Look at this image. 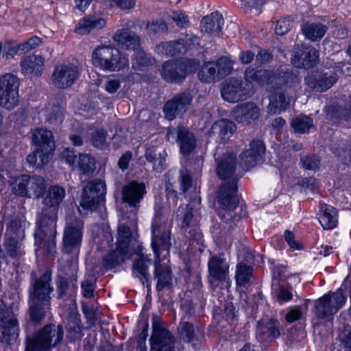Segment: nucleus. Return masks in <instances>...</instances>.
Returning <instances> with one entry per match:
<instances>
[{
	"label": "nucleus",
	"instance_id": "obj_1",
	"mask_svg": "<svg viewBox=\"0 0 351 351\" xmlns=\"http://www.w3.org/2000/svg\"><path fill=\"white\" fill-rule=\"evenodd\" d=\"M216 172L218 177L223 181L218 189L217 197L219 204L218 215L223 222L225 229L232 230L235 222L240 219L235 210L238 206L237 191L238 178L235 174L237 169V156L233 153L223 154L216 158Z\"/></svg>",
	"mask_w": 351,
	"mask_h": 351
},
{
	"label": "nucleus",
	"instance_id": "obj_2",
	"mask_svg": "<svg viewBox=\"0 0 351 351\" xmlns=\"http://www.w3.org/2000/svg\"><path fill=\"white\" fill-rule=\"evenodd\" d=\"M66 195L65 189L59 185L51 186L43 200L41 212L37 216L35 244L51 253L56 247V223L60 204Z\"/></svg>",
	"mask_w": 351,
	"mask_h": 351
},
{
	"label": "nucleus",
	"instance_id": "obj_3",
	"mask_svg": "<svg viewBox=\"0 0 351 351\" xmlns=\"http://www.w3.org/2000/svg\"><path fill=\"white\" fill-rule=\"evenodd\" d=\"M245 79L265 86L269 91L291 89L299 83L298 76L292 71L280 69L277 72L248 66L245 71Z\"/></svg>",
	"mask_w": 351,
	"mask_h": 351
},
{
	"label": "nucleus",
	"instance_id": "obj_4",
	"mask_svg": "<svg viewBox=\"0 0 351 351\" xmlns=\"http://www.w3.org/2000/svg\"><path fill=\"white\" fill-rule=\"evenodd\" d=\"M63 328L60 326L47 324L25 339V351H51L63 338Z\"/></svg>",
	"mask_w": 351,
	"mask_h": 351
},
{
	"label": "nucleus",
	"instance_id": "obj_5",
	"mask_svg": "<svg viewBox=\"0 0 351 351\" xmlns=\"http://www.w3.org/2000/svg\"><path fill=\"white\" fill-rule=\"evenodd\" d=\"M95 66L108 71H118L129 65L128 58L112 45L97 47L92 53Z\"/></svg>",
	"mask_w": 351,
	"mask_h": 351
},
{
	"label": "nucleus",
	"instance_id": "obj_6",
	"mask_svg": "<svg viewBox=\"0 0 351 351\" xmlns=\"http://www.w3.org/2000/svg\"><path fill=\"white\" fill-rule=\"evenodd\" d=\"M172 243L173 239L167 219L160 210H156L152 223L151 243L155 259H160L161 250L169 252Z\"/></svg>",
	"mask_w": 351,
	"mask_h": 351
},
{
	"label": "nucleus",
	"instance_id": "obj_7",
	"mask_svg": "<svg viewBox=\"0 0 351 351\" xmlns=\"http://www.w3.org/2000/svg\"><path fill=\"white\" fill-rule=\"evenodd\" d=\"M230 264L223 253L212 256L208 263V281L213 289L228 288L230 285Z\"/></svg>",
	"mask_w": 351,
	"mask_h": 351
},
{
	"label": "nucleus",
	"instance_id": "obj_8",
	"mask_svg": "<svg viewBox=\"0 0 351 351\" xmlns=\"http://www.w3.org/2000/svg\"><path fill=\"white\" fill-rule=\"evenodd\" d=\"M176 220L183 230L184 236L190 242L197 243L201 241L202 235L199 231L197 220L194 217L193 209L189 204H182L176 214Z\"/></svg>",
	"mask_w": 351,
	"mask_h": 351
},
{
	"label": "nucleus",
	"instance_id": "obj_9",
	"mask_svg": "<svg viewBox=\"0 0 351 351\" xmlns=\"http://www.w3.org/2000/svg\"><path fill=\"white\" fill-rule=\"evenodd\" d=\"M83 221L73 215L66 218L62 251L66 254L77 253L83 237Z\"/></svg>",
	"mask_w": 351,
	"mask_h": 351
},
{
	"label": "nucleus",
	"instance_id": "obj_10",
	"mask_svg": "<svg viewBox=\"0 0 351 351\" xmlns=\"http://www.w3.org/2000/svg\"><path fill=\"white\" fill-rule=\"evenodd\" d=\"M346 302L343 289L328 292L315 301V314L319 319H325L337 313Z\"/></svg>",
	"mask_w": 351,
	"mask_h": 351
},
{
	"label": "nucleus",
	"instance_id": "obj_11",
	"mask_svg": "<svg viewBox=\"0 0 351 351\" xmlns=\"http://www.w3.org/2000/svg\"><path fill=\"white\" fill-rule=\"evenodd\" d=\"M19 86L17 77L7 73L0 77V106L12 110L19 104Z\"/></svg>",
	"mask_w": 351,
	"mask_h": 351
},
{
	"label": "nucleus",
	"instance_id": "obj_12",
	"mask_svg": "<svg viewBox=\"0 0 351 351\" xmlns=\"http://www.w3.org/2000/svg\"><path fill=\"white\" fill-rule=\"evenodd\" d=\"M106 184L98 179L89 182L84 189L80 206L84 210L93 211L104 199Z\"/></svg>",
	"mask_w": 351,
	"mask_h": 351
},
{
	"label": "nucleus",
	"instance_id": "obj_13",
	"mask_svg": "<svg viewBox=\"0 0 351 351\" xmlns=\"http://www.w3.org/2000/svg\"><path fill=\"white\" fill-rule=\"evenodd\" d=\"M153 332L150 338V351H174L175 341L173 335L160 320L154 319Z\"/></svg>",
	"mask_w": 351,
	"mask_h": 351
},
{
	"label": "nucleus",
	"instance_id": "obj_14",
	"mask_svg": "<svg viewBox=\"0 0 351 351\" xmlns=\"http://www.w3.org/2000/svg\"><path fill=\"white\" fill-rule=\"evenodd\" d=\"M192 101L193 96L189 92L176 94L163 106L165 117L169 120H173L177 117L183 115L189 108Z\"/></svg>",
	"mask_w": 351,
	"mask_h": 351
},
{
	"label": "nucleus",
	"instance_id": "obj_15",
	"mask_svg": "<svg viewBox=\"0 0 351 351\" xmlns=\"http://www.w3.org/2000/svg\"><path fill=\"white\" fill-rule=\"evenodd\" d=\"M221 95L224 100L236 103L249 97L250 91L243 86L242 80L232 77L222 83Z\"/></svg>",
	"mask_w": 351,
	"mask_h": 351
},
{
	"label": "nucleus",
	"instance_id": "obj_16",
	"mask_svg": "<svg viewBox=\"0 0 351 351\" xmlns=\"http://www.w3.org/2000/svg\"><path fill=\"white\" fill-rule=\"evenodd\" d=\"M171 135H176V142L179 145L182 155H190L195 150L197 140L195 134L190 131L188 128L179 125L176 128H169L167 134L168 139Z\"/></svg>",
	"mask_w": 351,
	"mask_h": 351
},
{
	"label": "nucleus",
	"instance_id": "obj_17",
	"mask_svg": "<svg viewBox=\"0 0 351 351\" xmlns=\"http://www.w3.org/2000/svg\"><path fill=\"white\" fill-rule=\"evenodd\" d=\"M79 75L78 68L73 64H58L53 72V84L58 88H66L73 84Z\"/></svg>",
	"mask_w": 351,
	"mask_h": 351
},
{
	"label": "nucleus",
	"instance_id": "obj_18",
	"mask_svg": "<svg viewBox=\"0 0 351 351\" xmlns=\"http://www.w3.org/2000/svg\"><path fill=\"white\" fill-rule=\"evenodd\" d=\"M265 149V145L262 141H252L249 149L243 151L239 156L241 166L248 170L262 163L264 161Z\"/></svg>",
	"mask_w": 351,
	"mask_h": 351
},
{
	"label": "nucleus",
	"instance_id": "obj_19",
	"mask_svg": "<svg viewBox=\"0 0 351 351\" xmlns=\"http://www.w3.org/2000/svg\"><path fill=\"white\" fill-rule=\"evenodd\" d=\"M51 277L48 272H45L32 285L29 291V300L51 303V293L53 287L51 285Z\"/></svg>",
	"mask_w": 351,
	"mask_h": 351
},
{
	"label": "nucleus",
	"instance_id": "obj_20",
	"mask_svg": "<svg viewBox=\"0 0 351 351\" xmlns=\"http://www.w3.org/2000/svg\"><path fill=\"white\" fill-rule=\"evenodd\" d=\"M199 38L193 34H186L184 38L177 41H169L160 43L156 47V51L159 54L173 56L178 53H182L191 45L197 44Z\"/></svg>",
	"mask_w": 351,
	"mask_h": 351
},
{
	"label": "nucleus",
	"instance_id": "obj_21",
	"mask_svg": "<svg viewBox=\"0 0 351 351\" xmlns=\"http://www.w3.org/2000/svg\"><path fill=\"white\" fill-rule=\"evenodd\" d=\"M280 335V323L277 319L265 317L257 322L256 337L259 342L267 344Z\"/></svg>",
	"mask_w": 351,
	"mask_h": 351
},
{
	"label": "nucleus",
	"instance_id": "obj_22",
	"mask_svg": "<svg viewBox=\"0 0 351 351\" xmlns=\"http://www.w3.org/2000/svg\"><path fill=\"white\" fill-rule=\"evenodd\" d=\"M338 80L337 74L333 71H322L305 77L306 84L317 92H325Z\"/></svg>",
	"mask_w": 351,
	"mask_h": 351
},
{
	"label": "nucleus",
	"instance_id": "obj_23",
	"mask_svg": "<svg viewBox=\"0 0 351 351\" xmlns=\"http://www.w3.org/2000/svg\"><path fill=\"white\" fill-rule=\"evenodd\" d=\"M319 52L313 46H298L294 49L291 63L296 67L311 68L318 62Z\"/></svg>",
	"mask_w": 351,
	"mask_h": 351
},
{
	"label": "nucleus",
	"instance_id": "obj_24",
	"mask_svg": "<svg viewBox=\"0 0 351 351\" xmlns=\"http://www.w3.org/2000/svg\"><path fill=\"white\" fill-rule=\"evenodd\" d=\"M145 184L143 182L131 181L122 188V199L130 206L138 208L146 194Z\"/></svg>",
	"mask_w": 351,
	"mask_h": 351
},
{
	"label": "nucleus",
	"instance_id": "obj_25",
	"mask_svg": "<svg viewBox=\"0 0 351 351\" xmlns=\"http://www.w3.org/2000/svg\"><path fill=\"white\" fill-rule=\"evenodd\" d=\"M160 74L167 82H180L187 75L186 65L182 61H167L162 66Z\"/></svg>",
	"mask_w": 351,
	"mask_h": 351
},
{
	"label": "nucleus",
	"instance_id": "obj_26",
	"mask_svg": "<svg viewBox=\"0 0 351 351\" xmlns=\"http://www.w3.org/2000/svg\"><path fill=\"white\" fill-rule=\"evenodd\" d=\"M116 245L118 250L127 251L128 253L132 255L138 245H141V243L136 240L128 225L121 223L117 229Z\"/></svg>",
	"mask_w": 351,
	"mask_h": 351
},
{
	"label": "nucleus",
	"instance_id": "obj_27",
	"mask_svg": "<svg viewBox=\"0 0 351 351\" xmlns=\"http://www.w3.org/2000/svg\"><path fill=\"white\" fill-rule=\"evenodd\" d=\"M113 39L120 48L128 51H136L141 45L140 37L128 28L117 30Z\"/></svg>",
	"mask_w": 351,
	"mask_h": 351
},
{
	"label": "nucleus",
	"instance_id": "obj_28",
	"mask_svg": "<svg viewBox=\"0 0 351 351\" xmlns=\"http://www.w3.org/2000/svg\"><path fill=\"white\" fill-rule=\"evenodd\" d=\"M133 254H136L138 256L133 262V274L138 278L144 285L145 282H147L149 280V274L148 269L152 263V261L145 256L142 245H138Z\"/></svg>",
	"mask_w": 351,
	"mask_h": 351
},
{
	"label": "nucleus",
	"instance_id": "obj_29",
	"mask_svg": "<svg viewBox=\"0 0 351 351\" xmlns=\"http://www.w3.org/2000/svg\"><path fill=\"white\" fill-rule=\"evenodd\" d=\"M32 142L40 151L52 154L55 149L53 133L46 128H36L32 135Z\"/></svg>",
	"mask_w": 351,
	"mask_h": 351
},
{
	"label": "nucleus",
	"instance_id": "obj_30",
	"mask_svg": "<svg viewBox=\"0 0 351 351\" xmlns=\"http://www.w3.org/2000/svg\"><path fill=\"white\" fill-rule=\"evenodd\" d=\"M106 20L97 15H87L81 19L75 26V32L86 35L93 31H98L106 26Z\"/></svg>",
	"mask_w": 351,
	"mask_h": 351
},
{
	"label": "nucleus",
	"instance_id": "obj_31",
	"mask_svg": "<svg viewBox=\"0 0 351 351\" xmlns=\"http://www.w3.org/2000/svg\"><path fill=\"white\" fill-rule=\"evenodd\" d=\"M224 20L221 14L214 12L201 21V31L210 35L219 36Z\"/></svg>",
	"mask_w": 351,
	"mask_h": 351
},
{
	"label": "nucleus",
	"instance_id": "obj_32",
	"mask_svg": "<svg viewBox=\"0 0 351 351\" xmlns=\"http://www.w3.org/2000/svg\"><path fill=\"white\" fill-rule=\"evenodd\" d=\"M259 113V108L255 104L247 102L237 107L234 116L239 123H250L258 117Z\"/></svg>",
	"mask_w": 351,
	"mask_h": 351
},
{
	"label": "nucleus",
	"instance_id": "obj_33",
	"mask_svg": "<svg viewBox=\"0 0 351 351\" xmlns=\"http://www.w3.org/2000/svg\"><path fill=\"white\" fill-rule=\"evenodd\" d=\"M21 67L24 73L40 75L44 69V59L39 55L27 56L21 60Z\"/></svg>",
	"mask_w": 351,
	"mask_h": 351
},
{
	"label": "nucleus",
	"instance_id": "obj_34",
	"mask_svg": "<svg viewBox=\"0 0 351 351\" xmlns=\"http://www.w3.org/2000/svg\"><path fill=\"white\" fill-rule=\"evenodd\" d=\"M321 214L319 221L325 230L335 228L338 223V211L330 205L324 204L320 207Z\"/></svg>",
	"mask_w": 351,
	"mask_h": 351
},
{
	"label": "nucleus",
	"instance_id": "obj_35",
	"mask_svg": "<svg viewBox=\"0 0 351 351\" xmlns=\"http://www.w3.org/2000/svg\"><path fill=\"white\" fill-rule=\"evenodd\" d=\"M155 277L158 282L156 289L162 291L165 288H170L172 285V273L169 267L160 264V259H155Z\"/></svg>",
	"mask_w": 351,
	"mask_h": 351
},
{
	"label": "nucleus",
	"instance_id": "obj_36",
	"mask_svg": "<svg viewBox=\"0 0 351 351\" xmlns=\"http://www.w3.org/2000/svg\"><path fill=\"white\" fill-rule=\"evenodd\" d=\"M178 333L180 339L184 342L191 343L199 341L203 338V332L199 329L195 330L193 324L189 322H181L178 327Z\"/></svg>",
	"mask_w": 351,
	"mask_h": 351
},
{
	"label": "nucleus",
	"instance_id": "obj_37",
	"mask_svg": "<svg viewBox=\"0 0 351 351\" xmlns=\"http://www.w3.org/2000/svg\"><path fill=\"white\" fill-rule=\"evenodd\" d=\"M27 197L40 198L46 192V182L43 177L37 175L27 176Z\"/></svg>",
	"mask_w": 351,
	"mask_h": 351
},
{
	"label": "nucleus",
	"instance_id": "obj_38",
	"mask_svg": "<svg viewBox=\"0 0 351 351\" xmlns=\"http://www.w3.org/2000/svg\"><path fill=\"white\" fill-rule=\"evenodd\" d=\"M165 151L159 147L148 146L146 149L145 157L146 160L153 164V169L161 172L165 167V159L163 155Z\"/></svg>",
	"mask_w": 351,
	"mask_h": 351
},
{
	"label": "nucleus",
	"instance_id": "obj_39",
	"mask_svg": "<svg viewBox=\"0 0 351 351\" xmlns=\"http://www.w3.org/2000/svg\"><path fill=\"white\" fill-rule=\"evenodd\" d=\"M28 304L31 321L35 325L40 324L45 319L51 303L44 304L43 302L29 300Z\"/></svg>",
	"mask_w": 351,
	"mask_h": 351
},
{
	"label": "nucleus",
	"instance_id": "obj_40",
	"mask_svg": "<svg viewBox=\"0 0 351 351\" xmlns=\"http://www.w3.org/2000/svg\"><path fill=\"white\" fill-rule=\"evenodd\" d=\"M66 330L68 332V337L70 341H75L80 339L83 334L82 332L80 315L75 313H71L67 319Z\"/></svg>",
	"mask_w": 351,
	"mask_h": 351
},
{
	"label": "nucleus",
	"instance_id": "obj_41",
	"mask_svg": "<svg viewBox=\"0 0 351 351\" xmlns=\"http://www.w3.org/2000/svg\"><path fill=\"white\" fill-rule=\"evenodd\" d=\"M234 130V123L228 119H221L215 122L211 128V132L221 140L228 139Z\"/></svg>",
	"mask_w": 351,
	"mask_h": 351
},
{
	"label": "nucleus",
	"instance_id": "obj_42",
	"mask_svg": "<svg viewBox=\"0 0 351 351\" xmlns=\"http://www.w3.org/2000/svg\"><path fill=\"white\" fill-rule=\"evenodd\" d=\"M327 27L319 23H306L302 26V31L306 38L317 41L326 34Z\"/></svg>",
	"mask_w": 351,
	"mask_h": 351
},
{
	"label": "nucleus",
	"instance_id": "obj_43",
	"mask_svg": "<svg viewBox=\"0 0 351 351\" xmlns=\"http://www.w3.org/2000/svg\"><path fill=\"white\" fill-rule=\"evenodd\" d=\"M132 256L127 251L118 250L117 247L116 250H112L104 257V266L106 269L114 268L123 263L125 259L130 258Z\"/></svg>",
	"mask_w": 351,
	"mask_h": 351
},
{
	"label": "nucleus",
	"instance_id": "obj_44",
	"mask_svg": "<svg viewBox=\"0 0 351 351\" xmlns=\"http://www.w3.org/2000/svg\"><path fill=\"white\" fill-rule=\"evenodd\" d=\"M326 117L329 120L337 122L340 119L351 121V107L341 106H330L325 108Z\"/></svg>",
	"mask_w": 351,
	"mask_h": 351
},
{
	"label": "nucleus",
	"instance_id": "obj_45",
	"mask_svg": "<svg viewBox=\"0 0 351 351\" xmlns=\"http://www.w3.org/2000/svg\"><path fill=\"white\" fill-rule=\"evenodd\" d=\"M198 77L205 83L219 80V76L214 61L204 63L198 71Z\"/></svg>",
	"mask_w": 351,
	"mask_h": 351
},
{
	"label": "nucleus",
	"instance_id": "obj_46",
	"mask_svg": "<svg viewBox=\"0 0 351 351\" xmlns=\"http://www.w3.org/2000/svg\"><path fill=\"white\" fill-rule=\"evenodd\" d=\"M6 224V237H24V230L22 228V221L19 216L10 215L5 219Z\"/></svg>",
	"mask_w": 351,
	"mask_h": 351
},
{
	"label": "nucleus",
	"instance_id": "obj_47",
	"mask_svg": "<svg viewBox=\"0 0 351 351\" xmlns=\"http://www.w3.org/2000/svg\"><path fill=\"white\" fill-rule=\"evenodd\" d=\"M253 276V268L243 263H239L236 267L235 279L239 286H245Z\"/></svg>",
	"mask_w": 351,
	"mask_h": 351
},
{
	"label": "nucleus",
	"instance_id": "obj_48",
	"mask_svg": "<svg viewBox=\"0 0 351 351\" xmlns=\"http://www.w3.org/2000/svg\"><path fill=\"white\" fill-rule=\"evenodd\" d=\"M51 154L36 148V150L30 153L27 156V162L33 167L36 169L41 168L49 162V156Z\"/></svg>",
	"mask_w": 351,
	"mask_h": 351
},
{
	"label": "nucleus",
	"instance_id": "obj_49",
	"mask_svg": "<svg viewBox=\"0 0 351 351\" xmlns=\"http://www.w3.org/2000/svg\"><path fill=\"white\" fill-rule=\"evenodd\" d=\"M291 127L295 132L304 134L313 127V121L309 116L300 115L293 119Z\"/></svg>",
	"mask_w": 351,
	"mask_h": 351
},
{
	"label": "nucleus",
	"instance_id": "obj_50",
	"mask_svg": "<svg viewBox=\"0 0 351 351\" xmlns=\"http://www.w3.org/2000/svg\"><path fill=\"white\" fill-rule=\"evenodd\" d=\"M22 239L16 237H7L4 247L7 253L12 258L20 256L23 254L21 243L19 241V239Z\"/></svg>",
	"mask_w": 351,
	"mask_h": 351
},
{
	"label": "nucleus",
	"instance_id": "obj_51",
	"mask_svg": "<svg viewBox=\"0 0 351 351\" xmlns=\"http://www.w3.org/2000/svg\"><path fill=\"white\" fill-rule=\"evenodd\" d=\"M336 345L337 351H351V327L345 326L339 332Z\"/></svg>",
	"mask_w": 351,
	"mask_h": 351
},
{
	"label": "nucleus",
	"instance_id": "obj_52",
	"mask_svg": "<svg viewBox=\"0 0 351 351\" xmlns=\"http://www.w3.org/2000/svg\"><path fill=\"white\" fill-rule=\"evenodd\" d=\"M74 167H78L83 174H90L95 169V162L88 154H79Z\"/></svg>",
	"mask_w": 351,
	"mask_h": 351
},
{
	"label": "nucleus",
	"instance_id": "obj_53",
	"mask_svg": "<svg viewBox=\"0 0 351 351\" xmlns=\"http://www.w3.org/2000/svg\"><path fill=\"white\" fill-rule=\"evenodd\" d=\"M220 80L230 75L233 70L234 62L230 57L222 56L215 62Z\"/></svg>",
	"mask_w": 351,
	"mask_h": 351
},
{
	"label": "nucleus",
	"instance_id": "obj_54",
	"mask_svg": "<svg viewBox=\"0 0 351 351\" xmlns=\"http://www.w3.org/2000/svg\"><path fill=\"white\" fill-rule=\"evenodd\" d=\"M132 61L133 67L137 69H141L142 67H145L152 64L154 62V59L149 53H147L143 50H136L134 54Z\"/></svg>",
	"mask_w": 351,
	"mask_h": 351
},
{
	"label": "nucleus",
	"instance_id": "obj_55",
	"mask_svg": "<svg viewBox=\"0 0 351 351\" xmlns=\"http://www.w3.org/2000/svg\"><path fill=\"white\" fill-rule=\"evenodd\" d=\"M146 30L149 36L165 34L168 31L167 24L161 20L152 21L147 23Z\"/></svg>",
	"mask_w": 351,
	"mask_h": 351
},
{
	"label": "nucleus",
	"instance_id": "obj_56",
	"mask_svg": "<svg viewBox=\"0 0 351 351\" xmlns=\"http://www.w3.org/2000/svg\"><path fill=\"white\" fill-rule=\"evenodd\" d=\"M27 175H21L16 178L12 183V192L18 196L27 197Z\"/></svg>",
	"mask_w": 351,
	"mask_h": 351
},
{
	"label": "nucleus",
	"instance_id": "obj_57",
	"mask_svg": "<svg viewBox=\"0 0 351 351\" xmlns=\"http://www.w3.org/2000/svg\"><path fill=\"white\" fill-rule=\"evenodd\" d=\"M56 283L59 298H63L69 292H74L76 289V285L74 283L70 285L68 281L61 276H57Z\"/></svg>",
	"mask_w": 351,
	"mask_h": 351
},
{
	"label": "nucleus",
	"instance_id": "obj_58",
	"mask_svg": "<svg viewBox=\"0 0 351 351\" xmlns=\"http://www.w3.org/2000/svg\"><path fill=\"white\" fill-rule=\"evenodd\" d=\"M300 162L304 169L311 171L319 169L321 164L320 158L317 156H302Z\"/></svg>",
	"mask_w": 351,
	"mask_h": 351
},
{
	"label": "nucleus",
	"instance_id": "obj_59",
	"mask_svg": "<svg viewBox=\"0 0 351 351\" xmlns=\"http://www.w3.org/2000/svg\"><path fill=\"white\" fill-rule=\"evenodd\" d=\"M107 132L104 129L96 130L92 134L91 141L94 147L104 149L107 147Z\"/></svg>",
	"mask_w": 351,
	"mask_h": 351
},
{
	"label": "nucleus",
	"instance_id": "obj_60",
	"mask_svg": "<svg viewBox=\"0 0 351 351\" xmlns=\"http://www.w3.org/2000/svg\"><path fill=\"white\" fill-rule=\"evenodd\" d=\"M292 288L279 285L276 290V297L279 302H287L293 298Z\"/></svg>",
	"mask_w": 351,
	"mask_h": 351
},
{
	"label": "nucleus",
	"instance_id": "obj_61",
	"mask_svg": "<svg viewBox=\"0 0 351 351\" xmlns=\"http://www.w3.org/2000/svg\"><path fill=\"white\" fill-rule=\"evenodd\" d=\"M293 21L290 16L285 17L277 21L276 33L282 36L287 34L292 26Z\"/></svg>",
	"mask_w": 351,
	"mask_h": 351
},
{
	"label": "nucleus",
	"instance_id": "obj_62",
	"mask_svg": "<svg viewBox=\"0 0 351 351\" xmlns=\"http://www.w3.org/2000/svg\"><path fill=\"white\" fill-rule=\"evenodd\" d=\"M60 156L69 166L74 167L79 155L75 153L74 149L66 147L61 152Z\"/></svg>",
	"mask_w": 351,
	"mask_h": 351
},
{
	"label": "nucleus",
	"instance_id": "obj_63",
	"mask_svg": "<svg viewBox=\"0 0 351 351\" xmlns=\"http://www.w3.org/2000/svg\"><path fill=\"white\" fill-rule=\"evenodd\" d=\"M180 189L185 193L192 184V178L190 172L187 169H182L180 171Z\"/></svg>",
	"mask_w": 351,
	"mask_h": 351
},
{
	"label": "nucleus",
	"instance_id": "obj_64",
	"mask_svg": "<svg viewBox=\"0 0 351 351\" xmlns=\"http://www.w3.org/2000/svg\"><path fill=\"white\" fill-rule=\"evenodd\" d=\"M171 19L180 27H185L189 24L188 16L181 11L173 12Z\"/></svg>",
	"mask_w": 351,
	"mask_h": 351
}]
</instances>
